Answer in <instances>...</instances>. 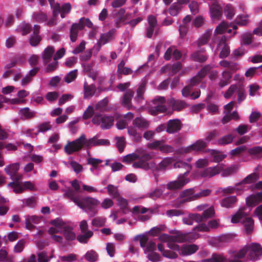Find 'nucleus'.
Listing matches in <instances>:
<instances>
[{
	"mask_svg": "<svg viewBox=\"0 0 262 262\" xmlns=\"http://www.w3.org/2000/svg\"><path fill=\"white\" fill-rule=\"evenodd\" d=\"M109 144L110 141L107 139H98L96 136L88 139L85 135L82 134L76 140L68 142L64 146V150L68 155H71L74 152L80 151L83 148L89 149L93 146L108 145Z\"/></svg>",
	"mask_w": 262,
	"mask_h": 262,
	"instance_id": "1",
	"label": "nucleus"
},
{
	"mask_svg": "<svg viewBox=\"0 0 262 262\" xmlns=\"http://www.w3.org/2000/svg\"><path fill=\"white\" fill-rule=\"evenodd\" d=\"M100 204V201L95 198L86 196L81 198L77 206L92 217L97 214Z\"/></svg>",
	"mask_w": 262,
	"mask_h": 262,
	"instance_id": "2",
	"label": "nucleus"
},
{
	"mask_svg": "<svg viewBox=\"0 0 262 262\" xmlns=\"http://www.w3.org/2000/svg\"><path fill=\"white\" fill-rule=\"evenodd\" d=\"M92 122L94 124L100 125L103 129H108L114 124V117L106 115L96 114L93 117Z\"/></svg>",
	"mask_w": 262,
	"mask_h": 262,
	"instance_id": "3",
	"label": "nucleus"
},
{
	"mask_svg": "<svg viewBox=\"0 0 262 262\" xmlns=\"http://www.w3.org/2000/svg\"><path fill=\"white\" fill-rule=\"evenodd\" d=\"M154 156L152 153H145L141 156H139L138 161L133 164V166L136 168H141L144 170H148L154 168L155 163L150 161Z\"/></svg>",
	"mask_w": 262,
	"mask_h": 262,
	"instance_id": "4",
	"label": "nucleus"
},
{
	"mask_svg": "<svg viewBox=\"0 0 262 262\" xmlns=\"http://www.w3.org/2000/svg\"><path fill=\"white\" fill-rule=\"evenodd\" d=\"M207 146V143L203 140L200 139L187 147L179 149L178 150V152H180V154H187L192 151H203Z\"/></svg>",
	"mask_w": 262,
	"mask_h": 262,
	"instance_id": "5",
	"label": "nucleus"
},
{
	"mask_svg": "<svg viewBox=\"0 0 262 262\" xmlns=\"http://www.w3.org/2000/svg\"><path fill=\"white\" fill-rule=\"evenodd\" d=\"M198 237V235L193 233H182L180 231H177L175 235H171V242L176 243H184L186 242H191Z\"/></svg>",
	"mask_w": 262,
	"mask_h": 262,
	"instance_id": "6",
	"label": "nucleus"
},
{
	"mask_svg": "<svg viewBox=\"0 0 262 262\" xmlns=\"http://www.w3.org/2000/svg\"><path fill=\"white\" fill-rule=\"evenodd\" d=\"M248 257L251 260H256L262 255V247L258 243H253L247 246Z\"/></svg>",
	"mask_w": 262,
	"mask_h": 262,
	"instance_id": "7",
	"label": "nucleus"
},
{
	"mask_svg": "<svg viewBox=\"0 0 262 262\" xmlns=\"http://www.w3.org/2000/svg\"><path fill=\"white\" fill-rule=\"evenodd\" d=\"M211 69V68L210 65L205 66L195 76L191 78L189 85L193 88L202 82L203 78L207 75Z\"/></svg>",
	"mask_w": 262,
	"mask_h": 262,
	"instance_id": "8",
	"label": "nucleus"
},
{
	"mask_svg": "<svg viewBox=\"0 0 262 262\" xmlns=\"http://www.w3.org/2000/svg\"><path fill=\"white\" fill-rule=\"evenodd\" d=\"M155 106L151 107V111L152 115H156L159 113H164L166 111L167 108L165 106V99L164 97H158L153 100Z\"/></svg>",
	"mask_w": 262,
	"mask_h": 262,
	"instance_id": "9",
	"label": "nucleus"
},
{
	"mask_svg": "<svg viewBox=\"0 0 262 262\" xmlns=\"http://www.w3.org/2000/svg\"><path fill=\"white\" fill-rule=\"evenodd\" d=\"M189 182V179L184 175H179L178 180L169 182L167 188L169 190H176L182 188Z\"/></svg>",
	"mask_w": 262,
	"mask_h": 262,
	"instance_id": "10",
	"label": "nucleus"
},
{
	"mask_svg": "<svg viewBox=\"0 0 262 262\" xmlns=\"http://www.w3.org/2000/svg\"><path fill=\"white\" fill-rule=\"evenodd\" d=\"M223 170V164H219L215 166L209 167L201 171L200 175L202 178L213 177Z\"/></svg>",
	"mask_w": 262,
	"mask_h": 262,
	"instance_id": "11",
	"label": "nucleus"
},
{
	"mask_svg": "<svg viewBox=\"0 0 262 262\" xmlns=\"http://www.w3.org/2000/svg\"><path fill=\"white\" fill-rule=\"evenodd\" d=\"M190 58L192 60L200 63L205 62L208 59L205 49L202 48L195 51L190 55Z\"/></svg>",
	"mask_w": 262,
	"mask_h": 262,
	"instance_id": "12",
	"label": "nucleus"
},
{
	"mask_svg": "<svg viewBox=\"0 0 262 262\" xmlns=\"http://www.w3.org/2000/svg\"><path fill=\"white\" fill-rule=\"evenodd\" d=\"M195 192V189L194 188H189L182 191L180 194V198L183 199L180 203L183 204L187 202L196 200V199H193L195 194L194 193Z\"/></svg>",
	"mask_w": 262,
	"mask_h": 262,
	"instance_id": "13",
	"label": "nucleus"
},
{
	"mask_svg": "<svg viewBox=\"0 0 262 262\" xmlns=\"http://www.w3.org/2000/svg\"><path fill=\"white\" fill-rule=\"evenodd\" d=\"M182 124L180 120L176 119L169 120L167 124L166 132L169 134H173L181 130Z\"/></svg>",
	"mask_w": 262,
	"mask_h": 262,
	"instance_id": "14",
	"label": "nucleus"
},
{
	"mask_svg": "<svg viewBox=\"0 0 262 262\" xmlns=\"http://www.w3.org/2000/svg\"><path fill=\"white\" fill-rule=\"evenodd\" d=\"M245 208H239L238 211L232 215L231 222L233 224L238 223H243L247 217L248 214L245 212Z\"/></svg>",
	"mask_w": 262,
	"mask_h": 262,
	"instance_id": "15",
	"label": "nucleus"
},
{
	"mask_svg": "<svg viewBox=\"0 0 262 262\" xmlns=\"http://www.w3.org/2000/svg\"><path fill=\"white\" fill-rule=\"evenodd\" d=\"M168 104L172 106L173 110L178 112L182 111L188 106L187 103L184 101L176 100L173 98L168 99Z\"/></svg>",
	"mask_w": 262,
	"mask_h": 262,
	"instance_id": "16",
	"label": "nucleus"
},
{
	"mask_svg": "<svg viewBox=\"0 0 262 262\" xmlns=\"http://www.w3.org/2000/svg\"><path fill=\"white\" fill-rule=\"evenodd\" d=\"M199 249L197 245L194 244L183 245L181 247V253L183 255H189L196 252Z\"/></svg>",
	"mask_w": 262,
	"mask_h": 262,
	"instance_id": "17",
	"label": "nucleus"
},
{
	"mask_svg": "<svg viewBox=\"0 0 262 262\" xmlns=\"http://www.w3.org/2000/svg\"><path fill=\"white\" fill-rule=\"evenodd\" d=\"M55 49L53 46H49L45 49L42 53V58L44 64H47L51 61Z\"/></svg>",
	"mask_w": 262,
	"mask_h": 262,
	"instance_id": "18",
	"label": "nucleus"
},
{
	"mask_svg": "<svg viewBox=\"0 0 262 262\" xmlns=\"http://www.w3.org/2000/svg\"><path fill=\"white\" fill-rule=\"evenodd\" d=\"M248 155L254 159L262 158V146H253L247 149Z\"/></svg>",
	"mask_w": 262,
	"mask_h": 262,
	"instance_id": "19",
	"label": "nucleus"
},
{
	"mask_svg": "<svg viewBox=\"0 0 262 262\" xmlns=\"http://www.w3.org/2000/svg\"><path fill=\"white\" fill-rule=\"evenodd\" d=\"M211 16L213 19H219L222 14V8L217 3H213L210 7Z\"/></svg>",
	"mask_w": 262,
	"mask_h": 262,
	"instance_id": "20",
	"label": "nucleus"
},
{
	"mask_svg": "<svg viewBox=\"0 0 262 262\" xmlns=\"http://www.w3.org/2000/svg\"><path fill=\"white\" fill-rule=\"evenodd\" d=\"M133 124L135 127L140 129H147L149 127V122L143 117H137L133 122Z\"/></svg>",
	"mask_w": 262,
	"mask_h": 262,
	"instance_id": "21",
	"label": "nucleus"
},
{
	"mask_svg": "<svg viewBox=\"0 0 262 262\" xmlns=\"http://www.w3.org/2000/svg\"><path fill=\"white\" fill-rule=\"evenodd\" d=\"M64 196L67 199H70L77 205L81 198L76 195V191L72 189H68L64 191Z\"/></svg>",
	"mask_w": 262,
	"mask_h": 262,
	"instance_id": "22",
	"label": "nucleus"
},
{
	"mask_svg": "<svg viewBox=\"0 0 262 262\" xmlns=\"http://www.w3.org/2000/svg\"><path fill=\"white\" fill-rule=\"evenodd\" d=\"M134 95V92L132 90H128L123 95L122 103L124 106L127 107L128 110L130 109L132 107L130 103Z\"/></svg>",
	"mask_w": 262,
	"mask_h": 262,
	"instance_id": "23",
	"label": "nucleus"
},
{
	"mask_svg": "<svg viewBox=\"0 0 262 262\" xmlns=\"http://www.w3.org/2000/svg\"><path fill=\"white\" fill-rule=\"evenodd\" d=\"M125 12L126 11L124 8H121L116 14V16L117 17L115 20V26L117 28H120V24L125 21L127 19V16L125 15Z\"/></svg>",
	"mask_w": 262,
	"mask_h": 262,
	"instance_id": "24",
	"label": "nucleus"
},
{
	"mask_svg": "<svg viewBox=\"0 0 262 262\" xmlns=\"http://www.w3.org/2000/svg\"><path fill=\"white\" fill-rule=\"evenodd\" d=\"M114 32L115 30H112L109 31L106 33H104L101 35L98 42V46L99 47V49L101 48L102 45H105L110 41Z\"/></svg>",
	"mask_w": 262,
	"mask_h": 262,
	"instance_id": "25",
	"label": "nucleus"
},
{
	"mask_svg": "<svg viewBox=\"0 0 262 262\" xmlns=\"http://www.w3.org/2000/svg\"><path fill=\"white\" fill-rule=\"evenodd\" d=\"M219 47L222 48L221 51L219 54L220 58H225L228 56L230 52V48L226 41L223 40V39H221L219 43Z\"/></svg>",
	"mask_w": 262,
	"mask_h": 262,
	"instance_id": "26",
	"label": "nucleus"
},
{
	"mask_svg": "<svg viewBox=\"0 0 262 262\" xmlns=\"http://www.w3.org/2000/svg\"><path fill=\"white\" fill-rule=\"evenodd\" d=\"M242 224L244 225L245 230L247 234L252 233L254 228V221L251 217L248 216Z\"/></svg>",
	"mask_w": 262,
	"mask_h": 262,
	"instance_id": "27",
	"label": "nucleus"
},
{
	"mask_svg": "<svg viewBox=\"0 0 262 262\" xmlns=\"http://www.w3.org/2000/svg\"><path fill=\"white\" fill-rule=\"evenodd\" d=\"M258 176L256 173H252L245 178L241 182L236 184V186H242L245 184H251L256 182Z\"/></svg>",
	"mask_w": 262,
	"mask_h": 262,
	"instance_id": "28",
	"label": "nucleus"
},
{
	"mask_svg": "<svg viewBox=\"0 0 262 262\" xmlns=\"http://www.w3.org/2000/svg\"><path fill=\"white\" fill-rule=\"evenodd\" d=\"M157 247L158 250L162 253L163 256L173 259L178 257V254L174 252L168 250H165L162 244H158Z\"/></svg>",
	"mask_w": 262,
	"mask_h": 262,
	"instance_id": "29",
	"label": "nucleus"
},
{
	"mask_svg": "<svg viewBox=\"0 0 262 262\" xmlns=\"http://www.w3.org/2000/svg\"><path fill=\"white\" fill-rule=\"evenodd\" d=\"M236 201L237 198L235 196H228L222 200L221 205L226 208H232Z\"/></svg>",
	"mask_w": 262,
	"mask_h": 262,
	"instance_id": "30",
	"label": "nucleus"
},
{
	"mask_svg": "<svg viewBox=\"0 0 262 262\" xmlns=\"http://www.w3.org/2000/svg\"><path fill=\"white\" fill-rule=\"evenodd\" d=\"M19 169V165L18 163H13L10 164L5 168V171L9 175L10 177H13V176L18 173V171Z\"/></svg>",
	"mask_w": 262,
	"mask_h": 262,
	"instance_id": "31",
	"label": "nucleus"
},
{
	"mask_svg": "<svg viewBox=\"0 0 262 262\" xmlns=\"http://www.w3.org/2000/svg\"><path fill=\"white\" fill-rule=\"evenodd\" d=\"M173 166L174 167L176 168H184L186 170V171L183 173L180 174V175H184V176L187 177L190 170L191 169V167L189 164L181 161H177L174 164Z\"/></svg>",
	"mask_w": 262,
	"mask_h": 262,
	"instance_id": "32",
	"label": "nucleus"
},
{
	"mask_svg": "<svg viewBox=\"0 0 262 262\" xmlns=\"http://www.w3.org/2000/svg\"><path fill=\"white\" fill-rule=\"evenodd\" d=\"M73 229L70 226H65L63 227V234L65 238L68 241H73L76 237Z\"/></svg>",
	"mask_w": 262,
	"mask_h": 262,
	"instance_id": "33",
	"label": "nucleus"
},
{
	"mask_svg": "<svg viewBox=\"0 0 262 262\" xmlns=\"http://www.w3.org/2000/svg\"><path fill=\"white\" fill-rule=\"evenodd\" d=\"M82 30L78 23L73 24L70 30V39L71 41L75 42L77 40L78 33L79 30Z\"/></svg>",
	"mask_w": 262,
	"mask_h": 262,
	"instance_id": "34",
	"label": "nucleus"
},
{
	"mask_svg": "<svg viewBox=\"0 0 262 262\" xmlns=\"http://www.w3.org/2000/svg\"><path fill=\"white\" fill-rule=\"evenodd\" d=\"M96 90V86L94 84L89 85L87 82L84 84V97L90 98L92 97Z\"/></svg>",
	"mask_w": 262,
	"mask_h": 262,
	"instance_id": "35",
	"label": "nucleus"
},
{
	"mask_svg": "<svg viewBox=\"0 0 262 262\" xmlns=\"http://www.w3.org/2000/svg\"><path fill=\"white\" fill-rule=\"evenodd\" d=\"M247 253H248V249L247 246H246L238 252L234 254L233 258L230 259L229 262H243L242 260H240V258L244 257Z\"/></svg>",
	"mask_w": 262,
	"mask_h": 262,
	"instance_id": "36",
	"label": "nucleus"
},
{
	"mask_svg": "<svg viewBox=\"0 0 262 262\" xmlns=\"http://www.w3.org/2000/svg\"><path fill=\"white\" fill-rule=\"evenodd\" d=\"M235 136L232 134H228L220 138L217 140V144L219 145H225L231 143Z\"/></svg>",
	"mask_w": 262,
	"mask_h": 262,
	"instance_id": "37",
	"label": "nucleus"
},
{
	"mask_svg": "<svg viewBox=\"0 0 262 262\" xmlns=\"http://www.w3.org/2000/svg\"><path fill=\"white\" fill-rule=\"evenodd\" d=\"M32 26L30 24L25 22L21 23L18 26L17 30L21 32L23 35H26L29 34L31 30Z\"/></svg>",
	"mask_w": 262,
	"mask_h": 262,
	"instance_id": "38",
	"label": "nucleus"
},
{
	"mask_svg": "<svg viewBox=\"0 0 262 262\" xmlns=\"http://www.w3.org/2000/svg\"><path fill=\"white\" fill-rule=\"evenodd\" d=\"M20 114L24 119H30L35 116V112L31 111L29 107H24L20 111Z\"/></svg>",
	"mask_w": 262,
	"mask_h": 262,
	"instance_id": "39",
	"label": "nucleus"
},
{
	"mask_svg": "<svg viewBox=\"0 0 262 262\" xmlns=\"http://www.w3.org/2000/svg\"><path fill=\"white\" fill-rule=\"evenodd\" d=\"M182 9V6L179 3H173L169 8L168 12L172 16H177Z\"/></svg>",
	"mask_w": 262,
	"mask_h": 262,
	"instance_id": "40",
	"label": "nucleus"
},
{
	"mask_svg": "<svg viewBox=\"0 0 262 262\" xmlns=\"http://www.w3.org/2000/svg\"><path fill=\"white\" fill-rule=\"evenodd\" d=\"M106 189L108 194L112 198L116 199L120 196V193L117 186L112 184H109L107 186Z\"/></svg>",
	"mask_w": 262,
	"mask_h": 262,
	"instance_id": "41",
	"label": "nucleus"
},
{
	"mask_svg": "<svg viewBox=\"0 0 262 262\" xmlns=\"http://www.w3.org/2000/svg\"><path fill=\"white\" fill-rule=\"evenodd\" d=\"M226 258L223 255L216 253L213 254L212 256L203 260V262H227Z\"/></svg>",
	"mask_w": 262,
	"mask_h": 262,
	"instance_id": "42",
	"label": "nucleus"
},
{
	"mask_svg": "<svg viewBox=\"0 0 262 262\" xmlns=\"http://www.w3.org/2000/svg\"><path fill=\"white\" fill-rule=\"evenodd\" d=\"M82 234L79 235L77 237V239L81 243L86 244L88 243L89 239L93 235L92 231L89 230L86 232L82 233Z\"/></svg>",
	"mask_w": 262,
	"mask_h": 262,
	"instance_id": "43",
	"label": "nucleus"
},
{
	"mask_svg": "<svg viewBox=\"0 0 262 262\" xmlns=\"http://www.w3.org/2000/svg\"><path fill=\"white\" fill-rule=\"evenodd\" d=\"M84 257L89 262H96L98 259V254L95 251L91 250L85 253Z\"/></svg>",
	"mask_w": 262,
	"mask_h": 262,
	"instance_id": "44",
	"label": "nucleus"
},
{
	"mask_svg": "<svg viewBox=\"0 0 262 262\" xmlns=\"http://www.w3.org/2000/svg\"><path fill=\"white\" fill-rule=\"evenodd\" d=\"M172 159L170 158H166L164 159L158 165L157 169L159 170L163 171L172 163Z\"/></svg>",
	"mask_w": 262,
	"mask_h": 262,
	"instance_id": "45",
	"label": "nucleus"
},
{
	"mask_svg": "<svg viewBox=\"0 0 262 262\" xmlns=\"http://www.w3.org/2000/svg\"><path fill=\"white\" fill-rule=\"evenodd\" d=\"M117 199L118 200V205L120 206L121 209L122 210L123 212L125 213L128 211L127 201L126 199L120 197V196Z\"/></svg>",
	"mask_w": 262,
	"mask_h": 262,
	"instance_id": "46",
	"label": "nucleus"
},
{
	"mask_svg": "<svg viewBox=\"0 0 262 262\" xmlns=\"http://www.w3.org/2000/svg\"><path fill=\"white\" fill-rule=\"evenodd\" d=\"M211 35V32L208 31L198 41V46L201 47L206 45L208 42Z\"/></svg>",
	"mask_w": 262,
	"mask_h": 262,
	"instance_id": "47",
	"label": "nucleus"
},
{
	"mask_svg": "<svg viewBox=\"0 0 262 262\" xmlns=\"http://www.w3.org/2000/svg\"><path fill=\"white\" fill-rule=\"evenodd\" d=\"M13 257L8 256L6 250L1 249L0 250V261L3 262H13Z\"/></svg>",
	"mask_w": 262,
	"mask_h": 262,
	"instance_id": "48",
	"label": "nucleus"
},
{
	"mask_svg": "<svg viewBox=\"0 0 262 262\" xmlns=\"http://www.w3.org/2000/svg\"><path fill=\"white\" fill-rule=\"evenodd\" d=\"M246 97L245 90L243 86L239 84L237 89V102L240 103L244 101Z\"/></svg>",
	"mask_w": 262,
	"mask_h": 262,
	"instance_id": "49",
	"label": "nucleus"
},
{
	"mask_svg": "<svg viewBox=\"0 0 262 262\" xmlns=\"http://www.w3.org/2000/svg\"><path fill=\"white\" fill-rule=\"evenodd\" d=\"M116 146L120 153H121L125 147V141L124 137H118L116 138Z\"/></svg>",
	"mask_w": 262,
	"mask_h": 262,
	"instance_id": "50",
	"label": "nucleus"
},
{
	"mask_svg": "<svg viewBox=\"0 0 262 262\" xmlns=\"http://www.w3.org/2000/svg\"><path fill=\"white\" fill-rule=\"evenodd\" d=\"M145 83H142L137 90V96L135 99L137 101H140L143 99V94L145 90Z\"/></svg>",
	"mask_w": 262,
	"mask_h": 262,
	"instance_id": "51",
	"label": "nucleus"
},
{
	"mask_svg": "<svg viewBox=\"0 0 262 262\" xmlns=\"http://www.w3.org/2000/svg\"><path fill=\"white\" fill-rule=\"evenodd\" d=\"M37 127L38 128V130L37 131V133L35 134V135H37L40 132H45L50 130L51 129L52 126L50 124V122H45L39 124L37 126Z\"/></svg>",
	"mask_w": 262,
	"mask_h": 262,
	"instance_id": "52",
	"label": "nucleus"
},
{
	"mask_svg": "<svg viewBox=\"0 0 262 262\" xmlns=\"http://www.w3.org/2000/svg\"><path fill=\"white\" fill-rule=\"evenodd\" d=\"M224 13L227 18L231 19L234 15V9L230 4L226 6L224 9Z\"/></svg>",
	"mask_w": 262,
	"mask_h": 262,
	"instance_id": "53",
	"label": "nucleus"
},
{
	"mask_svg": "<svg viewBox=\"0 0 262 262\" xmlns=\"http://www.w3.org/2000/svg\"><path fill=\"white\" fill-rule=\"evenodd\" d=\"M41 40L40 35H31L29 39V42L32 47H36L40 43Z\"/></svg>",
	"mask_w": 262,
	"mask_h": 262,
	"instance_id": "54",
	"label": "nucleus"
},
{
	"mask_svg": "<svg viewBox=\"0 0 262 262\" xmlns=\"http://www.w3.org/2000/svg\"><path fill=\"white\" fill-rule=\"evenodd\" d=\"M77 76V70H74L69 72L64 77V81L68 83L73 81Z\"/></svg>",
	"mask_w": 262,
	"mask_h": 262,
	"instance_id": "55",
	"label": "nucleus"
},
{
	"mask_svg": "<svg viewBox=\"0 0 262 262\" xmlns=\"http://www.w3.org/2000/svg\"><path fill=\"white\" fill-rule=\"evenodd\" d=\"M78 25L80 26V28L83 29L85 26L89 28H92L93 27V23L89 18H86L85 17H82L80 19Z\"/></svg>",
	"mask_w": 262,
	"mask_h": 262,
	"instance_id": "56",
	"label": "nucleus"
},
{
	"mask_svg": "<svg viewBox=\"0 0 262 262\" xmlns=\"http://www.w3.org/2000/svg\"><path fill=\"white\" fill-rule=\"evenodd\" d=\"M139 240L140 246L142 248H145L149 242L148 237L146 235H139L135 238V241Z\"/></svg>",
	"mask_w": 262,
	"mask_h": 262,
	"instance_id": "57",
	"label": "nucleus"
},
{
	"mask_svg": "<svg viewBox=\"0 0 262 262\" xmlns=\"http://www.w3.org/2000/svg\"><path fill=\"white\" fill-rule=\"evenodd\" d=\"M37 260L38 262H49L52 256H49L46 251L40 252L37 253Z\"/></svg>",
	"mask_w": 262,
	"mask_h": 262,
	"instance_id": "58",
	"label": "nucleus"
},
{
	"mask_svg": "<svg viewBox=\"0 0 262 262\" xmlns=\"http://www.w3.org/2000/svg\"><path fill=\"white\" fill-rule=\"evenodd\" d=\"M139 158V155L137 153H132L127 155L123 157L122 162L124 163H130Z\"/></svg>",
	"mask_w": 262,
	"mask_h": 262,
	"instance_id": "59",
	"label": "nucleus"
},
{
	"mask_svg": "<svg viewBox=\"0 0 262 262\" xmlns=\"http://www.w3.org/2000/svg\"><path fill=\"white\" fill-rule=\"evenodd\" d=\"M34 19L36 21L43 23L47 20V16L42 12H36L34 14Z\"/></svg>",
	"mask_w": 262,
	"mask_h": 262,
	"instance_id": "60",
	"label": "nucleus"
},
{
	"mask_svg": "<svg viewBox=\"0 0 262 262\" xmlns=\"http://www.w3.org/2000/svg\"><path fill=\"white\" fill-rule=\"evenodd\" d=\"M6 202V200L3 196H0V215H5L8 210L9 208L4 205Z\"/></svg>",
	"mask_w": 262,
	"mask_h": 262,
	"instance_id": "61",
	"label": "nucleus"
},
{
	"mask_svg": "<svg viewBox=\"0 0 262 262\" xmlns=\"http://www.w3.org/2000/svg\"><path fill=\"white\" fill-rule=\"evenodd\" d=\"M228 28V24L225 21H223L216 27L215 32L217 34H222L227 31Z\"/></svg>",
	"mask_w": 262,
	"mask_h": 262,
	"instance_id": "62",
	"label": "nucleus"
},
{
	"mask_svg": "<svg viewBox=\"0 0 262 262\" xmlns=\"http://www.w3.org/2000/svg\"><path fill=\"white\" fill-rule=\"evenodd\" d=\"M260 203L255 194H253L246 199V204L249 206H255Z\"/></svg>",
	"mask_w": 262,
	"mask_h": 262,
	"instance_id": "63",
	"label": "nucleus"
},
{
	"mask_svg": "<svg viewBox=\"0 0 262 262\" xmlns=\"http://www.w3.org/2000/svg\"><path fill=\"white\" fill-rule=\"evenodd\" d=\"M25 244L26 241L25 239L18 241L14 247V252L15 253H20L22 252L25 248Z\"/></svg>",
	"mask_w": 262,
	"mask_h": 262,
	"instance_id": "64",
	"label": "nucleus"
}]
</instances>
